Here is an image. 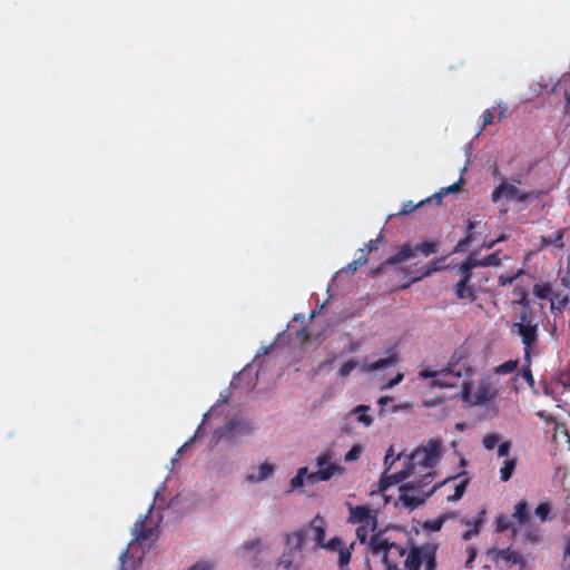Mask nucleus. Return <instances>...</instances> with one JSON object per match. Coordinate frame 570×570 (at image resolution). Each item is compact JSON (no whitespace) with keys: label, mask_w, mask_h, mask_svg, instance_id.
Masks as SVG:
<instances>
[{"label":"nucleus","mask_w":570,"mask_h":570,"mask_svg":"<svg viewBox=\"0 0 570 570\" xmlns=\"http://www.w3.org/2000/svg\"><path fill=\"white\" fill-rule=\"evenodd\" d=\"M465 474L466 472L463 471L454 476L446 478L441 483H435L432 487H429L435 478V472L428 471L422 474L420 480L406 482L400 487L399 501L404 508L414 510L423 504L439 488L445 487L451 481Z\"/></svg>","instance_id":"f257e3e1"},{"label":"nucleus","mask_w":570,"mask_h":570,"mask_svg":"<svg viewBox=\"0 0 570 570\" xmlns=\"http://www.w3.org/2000/svg\"><path fill=\"white\" fill-rule=\"evenodd\" d=\"M470 372V367L454 354L444 368L439 371L423 368L419 372V377L424 380L432 379V387L446 389L458 386L461 379L468 376Z\"/></svg>","instance_id":"f03ea898"},{"label":"nucleus","mask_w":570,"mask_h":570,"mask_svg":"<svg viewBox=\"0 0 570 570\" xmlns=\"http://www.w3.org/2000/svg\"><path fill=\"white\" fill-rule=\"evenodd\" d=\"M370 550L373 556H382L385 570H406L407 550L399 544L390 543L381 534L370 539Z\"/></svg>","instance_id":"7ed1b4c3"},{"label":"nucleus","mask_w":570,"mask_h":570,"mask_svg":"<svg viewBox=\"0 0 570 570\" xmlns=\"http://www.w3.org/2000/svg\"><path fill=\"white\" fill-rule=\"evenodd\" d=\"M442 454V441L440 439H431L426 445L417 448L410 456L407 469L414 473L416 466L432 470L438 464Z\"/></svg>","instance_id":"20e7f679"},{"label":"nucleus","mask_w":570,"mask_h":570,"mask_svg":"<svg viewBox=\"0 0 570 570\" xmlns=\"http://www.w3.org/2000/svg\"><path fill=\"white\" fill-rule=\"evenodd\" d=\"M459 281L454 284V294L460 301L473 303L478 298V286L472 282L476 276L469 262L463 261L458 267Z\"/></svg>","instance_id":"39448f33"},{"label":"nucleus","mask_w":570,"mask_h":570,"mask_svg":"<svg viewBox=\"0 0 570 570\" xmlns=\"http://www.w3.org/2000/svg\"><path fill=\"white\" fill-rule=\"evenodd\" d=\"M334 453L331 450L323 451L320 455L316 456V466L317 470L309 472L307 476V484L314 485L318 482H325L331 480L334 475H341L344 472V469L333 462Z\"/></svg>","instance_id":"423d86ee"},{"label":"nucleus","mask_w":570,"mask_h":570,"mask_svg":"<svg viewBox=\"0 0 570 570\" xmlns=\"http://www.w3.org/2000/svg\"><path fill=\"white\" fill-rule=\"evenodd\" d=\"M436 551L432 543L413 547L406 556V570H419L421 564L425 570H436Z\"/></svg>","instance_id":"0eeeda50"},{"label":"nucleus","mask_w":570,"mask_h":570,"mask_svg":"<svg viewBox=\"0 0 570 570\" xmlns=\"http://www.w3.org/2000/svg\"><path fill=\"white\" fill-rule=\"evenodd\" d=\"M254 426L244 419H230L224 426L217 429L214 436L217 440H225L228 443H239L244 438L252 434Z\"/></svg>","instance_id":"6e6552de"},{"label":"nucleus","mask_w":570,"mask_h":570,"mask_svg":"<svg viewBox=\"0 0 570 570\" xmlns=\"http://www.w3.org/2000/svg\"><path fill=\"white\" fill-rule=\"evenodd\" d=\"M439 249V245L436 242L425 240L420 244H416L414 247L411 244H403L396 254L390 256L383 265H396L410 258L416 256L417 253H421L424 256H430L435 254Z\"/></svg>","instance_id":"1a4fd4ad"},{"label":"nucleus","mask_w":570,"mask_h":570,"mask_svg":"<svg viewBox=\"0 0 570 570\" xmlns=\"http://www.w3.org/2000/svg\"><path fill=\"white\" fill-rule=\"evenodd\" d=\"M540 191L537 190H520L514 184H510L507 180H502L492 191L491 199L497 203L499 199L504 198L508 200H514L523 203L529 199H537L540 196Z\"/></svg>","instance_id":"9d476101"},{"label":"nucleus","mask_w":570,"mask_h":570,"mask_svg":"<svg viewBox=\"0 0 570 570\" xmlns=\"http://www.w3.org/2000/svg\"><path fill=\"white\" fill-rule=\"evenodd\" d=\"M471 389H472L471 382L463 381L461 397L464 402H468V403H471L474 405L485 404L489 401H491L495 395V393L493 391H491L490 385L488 383H481L478 386L476 393L473 399H471Z\"/></svg>","instance_id":"9b49d317"},{"label":"nucleus","mask_w":570,"mask_h":570,"mask_svg":"<svg viewBox=\"0 0 570 570\" xmlns=\"http://www.w3.org/2000/svg\"><path fill=\"white\" fill-rule=\"evenodd\" d=\"M513 328H517L524 345V361L529 362L531 348L538 341V324L514 323Z\"/></svg>","instance_id":"f8f14e48"},{"label":"nucleus","mask_w":570,"mask_h":570,"mask_svg":"<svg viewBox=\"0 0 570 570\" xmlns=\"http://www.w3.org/2000/svg\"><path fill=\"white\" fill-rule=\"evenodd\" d=\"M487 554L488 558H490L492 561L497 563L501 560L504 561L507 564H523L524 562L523 557L519 552H515L510 548L503 550L492 548L488 550Z\"/></svg>","instance_id":"ddd939ff"},{"label":"nucleus","mask_w":570,"mask_h":570,"mask_svg":"<svg viewBox=\"0 0 570 570\" xmlns=\"http://www.w3.org/2000/svg\"><path fill=\"white\" fill-rule=\"evenodd\" d=\"M148 517L139 518L132 527L134 541L144 542L153 540L156 533V527L147 525Z\"/></svg>","instance_id":"4468645a"},{"label":"nucleus","mask_w":570,"mask_h":570,"mask_svg":"<svg viewBox=\"0 0 570 570\" xmlns=\"http://www.w3.org/2000/svg\"><path fill=\"white\" fill-rule=\"evenodd\" d=\"M441 203H442V194L435 193L434 195L428 197L424 200L419 202L417 204H414L413 200L406 202L397 214L399 215H409V214L413 213L415 209L425 207V206H434V207L439 208L441 206Z\"/></svg>","instance_id":"2eb2a0df"},{"label":"nucleus","mask_w":570,"mask_h":570,"mask_svg":"<svg viewBox=\"0 0 570 570\" xmlns=\"http://www.w3.org/2000/svg\"><path fill=\"white\" fill-rule=\"evenodd\" d=\"M306 538V529H299L285 534L286 550L289 553H301Z\"/></svg>","instance_id":"dca6fc26"},{"label":"nucleus","mask_w":570,"mask_h":570,"mask_svg":"<svg viewBox=\"0 0 570 570\" xmlns=\"http://www.w3.org/2000/svg\"><path fill=\"white\" fill-rule=\"evenodd\" d=\"M243 549L247 553L253 552L249 563L253 569H258L263 563V559L261 557L263 550L261 539L244 542Z\"/></svg>","instance_id":"f3484780"},{"label":"nucleus","mask_w":570,"mask_h":570,"mask_svg":"<svg viewBox=\"0 0 570 570\" xmlns=\"http://www.w3.org/2000/svg\"><path fill=\"white\" fill-rule=\"evenodd\" d=\"M464 261L469 262L473 269L476 267L499 266L501 264L500 250H495L481 259L476 258L474 254H470Z\"/></svg>","instance_id":"a211bd4d"},{"label":"nucleus","mask_w":570,"mask_h":570,"mask_svg":"<svg viewBox=\"0 0 570 570\" xmlns=\"http://www.w3.org/2000/svg\"><path fill=\"white\" fill-rule=\"evenodd\" d=\"M487 521V511L485 509H482L476 517H474L472 520H469L465 522V525L470 529L463 532L462 539L463 540H470L473 537L478 535L480 532V528Z\"/></svg>","instance_id":"6ab92c4d"},{"label":"nucleus","mask_w":570,"mask_h":570,"mask_svg":"<svg viewBox=\"0 0 570 570\" xmlns=\"http://www.w3.org/2000/svg\"><path fill=\"white\" fill-rule=\"evenodd\" d=\"M350 522L352 523H367L372 519H377L375 512H373L367 505H356L350 509Z\"/></svg>","instance_id":"aec40b11"},{"label":"nucleus","mask_w":570,"mask_h":570,"mask_svg":"<svg viewBox=\"0 0 570 570\" xmlns=\"http://www.w3.org/2000/svg\"><path fill=\"white\" fill-rule=\"evenodd\" d=\"M384 473L379 482V489L380 491L387 490L391 485L397 484L402 481H404L406 478H409L412 474V471L407 469V466L396 473L385 475Z\"/></svg>","instance_id":"412c9836"},{"label":"nucleus","mask_w":570,"mask_h":570,"mask_svg":"<svg viewBox=\"0 0 570 570\" xmlns=\"http://www.w3.org/2000/svg\"><path fill=\"white\" fill-rule=\"evenodd\" d=\"M387 353H389L387 357L380 358V360H377V361H375L373 363L364 365L363 366V371L370 373V372H374V371L386 368V367H390V366L394 365L399 361V357H397V354L395 352V348L391 347L387 351Z\"/></svg>","instance_id":"4be33fe9"},{"label":"nucleus","mask_w":570,"mask_h":570,"mask_svg":"<svg viewBox=\"0 0 570 570\" xmlns=\"http://www.w3.org/2000/svg\"><path fill=\"white\" fill-rule=\"evenodd\" d=\"M276 466L275 464L264 462L258 466L257 473H250L246 476L247 482L249 483H258L267 480L273 476L275 473Z\"/></svg>","instance_id":"5701e85b"},{"label":"nucleus","mask_w":570,"mask_h":570,"mask_svg":"<svg viewBox=\"0 0 570 570\" xmlns=\"http://www.w3.org/2000/svg\"><path fill=\"white\" fill-rule=\"evenodd\" d=\"M325 519L320 514H316L309 522V530L313 532V539L317 546L323 544L325 540Z\"/></svg>","instance_id":"b1692460"},{"label":"nucleus","mask_w":570,"mask_h":570,"mask_svg":"<svg viewBox=\"0 0 570 570\" xmlns=\"http://www.w3.org/2000/svg\"><path fill=\"white\" fill-rule=\"evenodd\" d=\"M551 301V312L554 313L556 311L562 312L567 308L569 302H570V295L569 294H562L559 292H552V295L550 297Z\"/></svg>","instance_id":"393cba45"},{"label":"nucleus","mask_w":570,"mask_h":570,"mask_svg":"<svg viewBox=\"0 0 570 570\" xmlns=\"http://www.w3.org/2000/svg\"><path fill=\"white\" fill-rule=\"evenodd\" d=\"M377 528V519H372L371 522L360 523L356 528V537L361 543L367 541L370 532H374Z\"/></svg>","instance_id":"a878e982"},{"label":"nucleus","mask_w":570,"mask_h":570,"mask_svg":"<svg viewBox=\"0 0 570 570\" xmlns=\"http://www.w3.org/2000/svg\"><path fill=\"white\" fill-rule=\"evenodd\" d=\"M563 236H564V229H558L556 233L542 236L541 237V246L547 247L550 245H554L558 248H563Z\"/></svg>","instance_id":"bb28decb"},{"label":"nucleus","mask_w":570,"mask_h":570,"mask_svg":"<svg viewBox=\"0 0 570 570\" xmlns=\"http://www.w3.org/2000/svg\"><path fill=\"white\" fill-rule=\"evenodd\" d=\"M513 517L518 520L520 525L529 522L530 513L525 501H520L515 504Z\"/></svg>","instance_id":"cd10ccee"},{"label":"nucleus","mask_w":570,"mask_h":570,"mask_svg":"<svg viewBox=\"0 0 570 570\" xmlns=\"http://www.w3.org/2000/svg\"><path fill=\"white\" fill-rule=\"evenodd\" d=\"M475 228L474 222H468V234L464 238L460 239L454 246L453 253L463 252L466 246H469L474 239V234L472 230Z\"/></svg>","instance_id":"c85d7f7f"},{"label":"nucleus","mask_w":570,"mask_h":570,"mask_svg":"<svg viewBox=\"0 0 570 570\" xmlns=\"http://www.w3.org/2000/svg\"><path fill=\"white\" fill-rule=\"evenodd\" d=\"M370 409L371 407L368 405L361 404L353 410V413L356 415V420L365 426H370L373 423V417L367 413Z\"/></svg>","instance_id":"c756f323"},{"label":"nucleus","mask_w":570,"mask_h":570,"mask_svg":"<svg viewBox=\"0 0 570 570\" xmlns=\"http://www.w3.org/2000/svg\"><path fill=\"white\" fill-rule=\"evenodd\" d=\"M309 475V470L307 466H302L297 470L296 475L291 480V490H296L302 488L305 483L307 484V476Z\"/></svg>","instance_id":"7c9ffc66"},{"label":"nucleus","mask_w":570,"mask_h":570,"mask_svg":"<svg viewBox=\"0 0 570 570\" xmlns=\"http://www.w3.org/2000/svg\"><path fill=\"white\" fill-rule=\"evenodd\" d=\"M517 466V459H508L503 462V466L500 469V479L507 482L511 479Z\"/></svg>","instance_id":"2f4dec72"},{"label":"nucleus","mask_w":570,"mask_h":570,"mask_svg":"<svg viewBox=\"0 0 570 570\" xmlns=\"http://www.w3.org/2000/svg\"><path fill=\"white\" fill-rule=\"evenodd\" d=\"M470 483V480L468 478L461 480L454 488V493L453 494H449L446 500L448 501H459L462 499V497L464 495L465 491H466V488Z\"/></svg>","instance_id":"473e14b6"},{"label":"nucleus","mask_w":570,"mask_h":570,"mask_svg":"<svg viewBox=\"0 0 570 570\" xmlns=\"http://www.w3.org/2000/svg\"><path fill=\"white\" fill-rule=\"evenodd\" d=\"M532 291L533 294L540 299H550L553 292L550 283L534 284Z\"/></svg>","instance_id":"72a5a7b5"},{"label":"nucleus","mask_w":570,"mask_h":570,"mask_svg":"<svg viewBox=\"0 0 570 570\" xmlns=\"http://www.w3.org/2000/svg\"><path fill=\"white\" fill-rule=\"evenodd\" d=\"M446 520V515H440L436 519L426 520L423 524L424 529H428L432 532L440 531Z\"/></svg>","instance_id":"f704fd0d"},{"label":"nucleus","mask_w":570,"mask_h":570,"mask_svg":"<svg viewBox=\"0 0 570 570\" xmlns=\"http://www.w3.org/2000/svg\"><path fill=\"white\" fill-rule=\"evenodd\" d=\"M518 364H519L518 360H509V361L500 364L499 366H497L494 371L497 374L505 375V374H509V373H512L513 371H515L518 367Z\"/></svg>","instance_id":"c9c22d12"},{"label":"nucleus","mask_w":570,"mask_h":570,"mask_svg":"<svg viewBox=\"0 0 570 570\" xmlns=\"http://www.w3.org/2000/svg\"><path fill=\"white\" fill-rule=\"evenodd\" d=\"M295 553H289V551L285 550L279 559V566H282L285 570H297V567L293 563V557Z\"/></svg>","instance_id":"e433bc0d"},{"label":"nucleus","mask_w":570,"mask_h":570,"mask_svg":"<svg viewBox=\"0 0 570 570\" xmlns=\"http://www.w3.org/2000/svg\"><path fill=\"white\" fill-rule=\"evenodd\" d=\"M550 512L551 505L547 502L539 503L534 510L535 515L541 520V522H544L548 519Z\"/></svg>","instance_id":"4c0bfd02"},{"label":"nucleus","mask_w":570,"mask_h":570,"mask_svg":"<svg viewBox=\"0 0 570 570\" xmlns=\"http://www.w3.org/2000/svg\"><path fill=\"white\" fill-rule=\"evenodd\" d=\"M524 539L528 543L531 544L539 543L541 540L540 530L529 527L524 533Z\"/></svg>","instance_id":"58836bf2"},{"label":"nucleus","mask_w":570,"mask_h":570,"mask_svg":"<svg viewBox=\"0 0 570 570\" xmlns=\"http://www.w3.org/2000/svg\"><path fill=\"white\" fill-rule=\"evenodd\" d=\"M357 366H358L357 360H350V361L345 362L338 371L340 376L347 377L352 373V371L355 370Z\"/></svg>","instance_id":"ea45409f"},{"label":"nucleus","mask_w":570,"mask_h":570,"mask_svg":"<svg viewBox=\"0 0 570 570\" xmlns=\"http://www.w3.org/2000/svg\"><path fill=\"white\" fill-rule=\"evenodd\" d=\"M318 547L331 551H340V549H342V540L338 537H333L327 542L324 540L323 544H320Z\"/></svg>","instance_id":"a19ab883"},{"label":"nucleus","mask_w":570,"mask_h":570,"mask_svg":"<svg viewBox=\"0 0 570 570\" xmlns=\"http://www.w3.org/2000/svg\"><path fill=\"white\" fill-rule=\"evenodd\" d=\"M394 456V449L393 446L391 445L386 453H385V456H384V465H385V471L384 473H387V471L391 470L393 463L396 461V460H400L401 455L399 454L395 459H392Z\"/></svg>","instance_id":"79ce46f5"},{"label":"nucleus","mask_w":570,"mask_h":570,"mask_svg":"<svg viewBox=\"0 0 570 570\" xmlns=\"http://www.w3.org/2000/svg\"><path fill=\"white\" fill-rule=\"evenodd\" d=\"M519 321L517 323L522 324H534L532 317V307L521 308V312L518 316Z\"/></svg>","instance_id":"37998d69"},{"label":"nucleus","mask_w":570,"mask_h":570,"mask_svg":"<svg viewBox=\"0 0 570 570\" xmlns=\"http://www.w3.org/2000/svg\"><path fill=\"white\" fill-rule=\"evenodd\" d=\"M352 553L350 549L342 548L338 551V566L341 568H347V564L351 561Z\"/></svg>","instance_id":"c03bdc74"},{"label":"nucleus","mask_w":570,"mask_h":570,"mask_svg":"<svg viewBox=\"0 0 570 570\" xmlns=\"http://www.w3.org/2000/svg\"><path fill=\"white\" fill-rule=\"evenodd\" d=\"M524 362H525V364H524L523 368L521 370V376L527 381L529 386L532 387L534 385V377H533L531 368H530L531 358L529 360V362H527V361H524Z\"/></svg>","instance_id":"a18cd8bd"},{"label":"nucleus","mask_w":570,"mask_h":570,"mask_svg":"<svg viewBox=\"0 0 570 570\" xmlns=\"http://www.w3.org/2000/svg\"><path fill=\"white\" fill-rule=\"evenodd\" d=\"M361 256L358 258H356L354 262L350 263L347 266H346V269L348 272H352L354 273L355 271H357V268L365 264L367 262V257H366V254H365V250L364 249H361Z\"/></svg>","instance_id":"49530a36"},{"label":"nucleus","mask_w":570,"mask_h":570,"mask_svg":"<svg viewBox=\"0 0 570 570\" xmlns=\"http://www.w3.org/2000/svg\"><path fill=\"white\" fill-rule=\"evenodd\" d=\"M499 442V436L494 433L487 434L483 440L482 444L487 450H493Z\"/></svg>","instance_id":"de8ad7c7"},{"label":"nucleus","mask_w":570,"mask_h":570,"mask_svg":"<svg viewBox=\"0 0 570 570\" xmlns=\"http://www.w3.org/2000/svg\"><path fill=\"white\" fill-rule=\"evenodd\" d=\"M524 272L523 269H519L514 275L512 276H507V275H501L499 277V284L501 286H505V285H511L520 275H522Z\"/></svg>","instance_id":"09e8293b"},{"label":"nucleus","mask_w":570,"mask_h":570,"mask_svg":"<svg viewBox=\"0 0 570 570\" xmlns=\"http://www.w3.org/2000/svg\"><path fill=\"white\" fill-rule=\"evenodd\" d=\"M392 401V397L391 396H381L379 399V405L381 406V410H380V414H383V413H386L389 412V410H386V405ZM400 407L399 406H393L392 410H390V412H396Z\"/></svg>","instance_id":"8fccbe9b"},{"label":"nucleus","mask_w":570,"mask_h":570,"mask_svg":"<svg viewBox=\"0 0 570 570\" xmlns=\"http://www.w3.org/2000/svg\"><path fill=\"white\" fill-rule=\"evenodd\" d=\"M361 453H362V448L358 445H355L345 454L344 459L347 462L354 461L360 458Z\"/></svg>","instance_id":"3c124183"},{"label":"nucleus","mask_w":570,"mask_h":570,"mask_svg":"<svg viewBox=\"0 0 570 570\" xmlns=\"http://www.w3.org/2000/svg\"><path fill=\"white\" fill-rule=\"evenodd\" d=\"M481 119H482V127L480 128L479 130V134L485 129V127H488L489 125H491L493 122V119H494V116L493 114L490 111V109H487L482 116H481Z\"/></svg>","instance_id":"603ef678"},{"label":"nucleus","mask_w":570,"mask_h":570,"mask_svg":"<svg viewBox=\"0 0 570 570\" xmlns=\"http://www.w3.org/2000/svg\"><path fill=\"white\" fill-rule=\"evenodd\" d=\"M563 558L566 561V570H570V535L567 537L564 549H563Z\"/></svg>","instance_id":"864d4df0"},{"label":"nucleus","mask_w":570,"mask_h":570,"mask_svg":"<svg viewBox=\"0 0 570 570\" xmlns=\"http://www.w3.org/2000/svg\"><path fill=\"white\" fill-rule=\"evenodd\" d=\"M517 303L521 306V308L531 307L530 302L528 299V292L525 288L521 289L520 298L517 301Z\"/></svg>","instance_id":"5fc2aeb1"},{"label":"nucleus","mask_w":570,"mask_h":570,"mask_svg":"<svg viewBox=\"0 0 570 570\" xmlns=\"http://www.w3.org/2000/svg\"><path fill=\"white\" fill-rule=\"evenodd\" d=\"M250 379L252 380V373L250 371H247V370H243L237 377H234L232 383H230V386L233 387H236L238 385V382L244 380V379Z\"/></svg>","instance_id":"6e6d98bb"},{"label":"nucleus","mask_w":570,"mask_h":570,"mask_svg":"<svg viewBox=\"0 0 570 570\" xmlns=\"http://www.w3.org/2000/svg\"><path fill=\"white\" fill-rule=\"evenodd\" d=\"M510 449H511V442L510 441L502 442L501 444H499L498 455L499 456H507V455H509Z\"/></svg>","instance_id":"4d7b16f0"},{"label":"nucleus","mask_w":570,"mask_h":570,"mask_svg":"<svg viewBox=\"0 0 570 570\" xmlns=\"http://www.w3.org/2000/svg\"><path fill=\"white\" fill-rule=\"evenodd\" d=\"M558 383H560L564 389H570V374L567 372L559 373Z\"/></svg>","instance_id":"13d9d810"},{"label":"nucleus","mask_w":570,"mask_h":570,"mask_svg":"<svg viewBox=\"0 0 570 570\" xmlns=\"http://www.w3.org/2000/svg\"><path fill=\"white\" fill-rule=\"evenodd\" d=\"M468 552H469V557H468V560L465 561V568H469L471 569L472 568V563L476 557V549L474 547H470L468 549Z\"/></svg>","instance_id":"bf43d9fd"},{"label":"nucleus","mask_w":570,"mask_h":570,"mask_svg":"<svg viewBox=\"0 0 570 570\" xmlns=\"http://www.w3.org/2000/svg\"><path fill=\"white\" fill-rule=\"evenodd\" d=\"M382 239H383V235H382V234H380V235H379V237H377L376 239H371V240L367 243V245H366V253H365V254L367 255V253H370V252H372V250L376 249V248H377L376 243H377V242H380V240H382Z\"/></svg>","instance_id":"052dcab7"},{"label":"nucleus","mask_w":570,"mask_h":570,"mask_svg":"<svg viewBox=\"0 0 570 570\" xmlns=\"http://www.w3.org/2000/svg\"><path fill=\"white\" fill-rule=\"evenodd\" d=\"M497 529L500 532H503L509 529V522L505 518H498L497 520Z\"/></svg>","instance_id":"680f3d73"},{"label":"nucleus","mask_w":570,"mask_h":570,"mask_svg":"<svg viewBox=\"0 0 570 570\" xmlns=\"http://www.w3.org/2000/svg\"><path fill=\"white\" fill-rule=\"evenodd\" d=\"M188 570H212V564L209 562H197Z\"/></svg>","instance_id":"e2e57ef3"},{"label":"nucleus","mask_w":570,"mask_h":570,"mask_svg":"<svg viewBox=\"0 0 570 570\" xmlns=\"http://www.w3.org/2000/svg\"><path fill=\"white\" fill-rule=\"evenodd\" d=\"M461 185H462V179H460L459 181H456V183L452 184L451 186H449L448 188H445L444 194L459 191L461 189ZM441 194L443 195L442 191H441Z\"/></svg>","instance_id":"0e129e2a"},{"label":"nucleus","mask_w":570,"mask_h":570,"mask_svg":"<svg viewBox=\"0 0 570 570\" xmlns=\"http://www.w3.org/2000/svg\"><path fill=\"white\" fill-rule=\"evenodd\" d=\"M433 271H438V267H426L424 272H422L420 275L412 277V282H416L422 279L424 276L430 275Z\"/></svg>","instance_id":"69168bd1"},{"label":"nucleus","mask_w":570,"mask_h":570,"mask_svg":"<svg viewBox=\"0 0 570 570\" xmlns=\"http://www.w3.org/2000/svg\"><path fill=\"white\" fill-rule=\"evenodd\" d=\"M403 380V374L402 373H399L395 377H393L392 380H390L387 382V384L385 385V387H393L394 385L401 383Z\"/></svg>","instance_id":"338daca9"},{"label":"nucleus","mask_w":570,"mask_h":570,"mask_svg":"<svg viewBox=\"0 0 570 570\" xmlns=\"http://www.w3.org/2000/svg\"><path fill=\"white\" fill-rule=\"evenodd\" d=\"M561 284L570 289V271H567L566 275L561 277Z\"/></svg>","instance_id":"774afa93"}]
</instances>
